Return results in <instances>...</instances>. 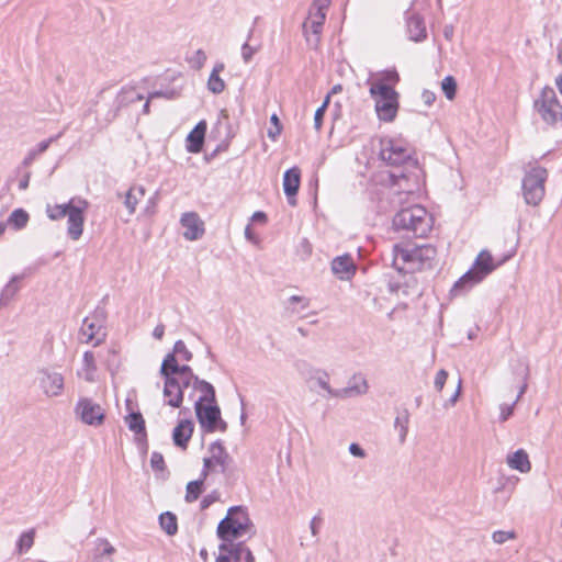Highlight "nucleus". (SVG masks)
<instances>
[{
    "label": "nucleus",
    "mask_w": 562,
    "mask_h": 562,
    "mask_svg": "<svg viewBox=\"0 0 562 562\" xmlns=\"http://www.w3.org/2000/svg\"><path fill=\"white\" fill-rule=\"evenodd\" d=\"M329 104V95L326 97L323 104L315 111L314 114V127L316 131H321L323 124V117Z\"/></svg>",
    "instance_id": "de8ad7c7"
},
{
    "label": "nucleus",
    "mask_w": 562,
    "mask_h": 562,
    "mask_svg": "<svg viewBox=\"0 0 562 562\" xmlns=\"http://www.w3.org/2000/svg\"><path fill=\"white\" fill-rule=\"evenodd\" d=\"M496 266L493 263V257L487 250H482L473 267L465 272L452 286L451 293L459 295L464 291H468L473 285L480 283L486 276H488Z\"/></svg>",
    "instance_id": "39448f33"
},
{
    "label": "nucleus",
    "mask_w": 562,
    "mask_h": 562,
    "mask_svg": "<svg viewBox=\"0 0 562 562\" xmlns=\"http://www.w3.org/2000/svg\"><path fill=\"white\" fill-rule=\"evenodd\" d=\"M143 99H144L143 94L137 92L135 88L127 87V88H123L119 92V94L116 97V104L119 108H121V106H125L130 103L140 101Z\"/></svg>",
    "instance_id": "7c9ffc66"
},
{
    "label": "nucleus",
    "mask_w": 562,
    "mask_h": 562,
    "mask_svg": "<svg viewBox=\"0 0 562 562\" xmlns=\"http://www.w3.org/2000/svg\"><path fill=\"white\" fill-rule=\"evenodd\" d=\"M206 132V122L200 121L194 128L189 133L187 140V149L189 153H200L203 147L204 137Z\"/></svg>",
    "instance_id": "6ab92c4d"
},
{
    "label": "nucleus",
    "mask_w": 562,
    "mask_h": 562,
    "mask_svg": "<svg viewBox=\"0 0 562 562\" xmlns=\"http://www.w3.org/2000/svg\"><path fill=\"white\" fill-rule=\"evenodd\" d=\"M239 550H240V562H255V558H254L251 551L243 542H240Z\"/></svg>",
    "instance_id": "052dcab7"
},
{
    "label": "nucleus",
    "mask_w": 562,
    "mask_h": 562,
    "mask_svg": "<svg viewBox=\"0 0 562 562\" xmlns=\"http://www.w3.org/2000/svg\"><path fill=\"white\" fill-rule=\"evenodd\" d=\"M240 542H224L218 547V555L215 562H240Z\"/></svg>",
    "instance_id": "5701e85b"
},
{
    "label": "nucleus",
    "mask_w": 562,
    "mask_h": 562,
    "mask_svg": "<svg viewBox=\"0 0 562 562\" xmlns=\"http://www.w3.org/2000/svg\"><path fill=\"white\" fill-rule=\"evenodd\" d=\"M315 381L317 385L324 390L328 396L330 397H339L337 393H339V390H334L330 387L328 382V374L326 372H322L319 375L315 378Z\"/></svg>",
    "instance_id": "37998d69"
},
{
    "label": "nucleus",
    "mask_w": 562,
    "mask_h": 562,
    "mask_svg": "<svg viewBox=\"0 0 562 562\" xmlns=\"http://www.w3.org/2000/svg\"><path fill=\"white\" fill-rule=\"evenodd\" d=\"M159 524L161 529L169 536H173L178 531L177 517L170 512L160 514Z\"/></svg>",
    "instance_id": "f704fd0d"
},
{
    "label": "nucleus",
    "mask_w": 562,
    "mask_h": 562,
    "mask_svg": "<svg viewBox=\"0 0 562 562\" xmlns=\"http://www.w3.org/2000/svg\"><path fill=\"white\" fill-rule=\"evenodd\" d=\"M173 364H178L177 358L175 353H168L160 367V374L167 379V378H175L173 372H171V367Z\"/></svg>",
    "instance_id": "79ce46f5"
},
{
    "label": "nucleus",
    "mask_w": 562,
    "mask_h": 562,
    "mask_svg": "<svg viewBox=\"0 0 562 562\" xmlns=\"http://www.w3.org/2000/svg\"><path fill=\"white\" fill-rule=\"evenodd\" d=\"M180 224L184 228L183 237L187 240L200 239L205 229L204 223L195 212H186L181 215Z\"/></svg>",
    "instance_id": "4468645a"
},
{
    "label": "nucleus",
    "mask_w": 562,
    "mask_h": 562,
    "mask_svg": "<svg viewBox=\"0 0 562 562\" xmlns=\"http://www.w3.org/2000/svg\"><path fill=\"white\" fill-rule=\"evenodd\" d=\"M437 249L430 244H396L393 247V267L401 272H415L435 266Z\"/></svg>",
    "instance_id": "f257e3e1"
},
{
    "label": "nucleus",
    "mask_w": 562,
    "mask_h": 562,
    "mask_svg": "<svg viewBox=\"0 0 562 562\" xmlns=\"http://www.w3.org/2000/svg\"><path fill=\"white\" fill-rule=\"evenodd\" d=\"M207 89L211 92L218 94L224 91L225 82L218 75L211 74L207 80Z\"/></svg>",
    "instance_id": "c03bdc74"
},
{
    "label": "nucleus",
    "mask_w": 562,
    "mask_h": 562,
    "mask_svg": "<svg viewBox=\"0 0 562 562\" xmlns=\"http://www.w3.org/2000/svg\"><path fill=\"white\" fill-rule=\"evenodd\" d=\"M145 195V188L142 186H136L130 188V190L125 194L124 204L126 209L128 210L130 214H133L135 212L136 205L138 204L139 200Z\"/></svg>",
    "instance_id": "c756f323"
},
{
    "label": "nucleus",
    "mask_w": 562,
    "mask_h": 562,
    "mask_svg": "<svg viewBox=\"0 0 562 562\" xmlns=\"http://www.w3.org/2000/svg\"><path fill=\"white\" fill-rule=\"evenodd\" d=\"M102 551L97 554L92 562H113L111 555L115 552L114 547L105 539H99Z\"/></svg>",
    "instance_id": "e433bc0d"
},
{
    "label": "nucleus",
    "mask_w": 562,
    "mask_h": 562,
    "mask_svg": "<svg viewBox=\"0 0 562 562\" xmlns=\"http://www.w3.org/2000/svg\"><path fill=\"white\" fill-rule=\"evenodd\" d=\"M540 117L549 125L562 121V105L553 88L544 87L533 104Z\"/></svg>",
    "instance_id": "1a4fd4ad"
},
{
    "label": "nucleus",
    "mask_w": 562,
    "mask_h": 562,
    "mask_svg": "<svg viewBox=\"0 0 562 562\" xmlns=\"http://www.w3.org/2000/svg\"><path fill=\"white\" fill-rule=\"evenodd\" d=\"M164 334L165 326L162 324H158L153 330V336L158 340H160L164 337Z\"/></svg>",
    "instance_id": "774afa93"
},
{
    "label": "nucleus",
    "mask_w": 562,
    "mask_h": 562,
    "mask_svg": "<svg viewBox=\"0 0 562 562\" xmlns=\"http://www.w3.org/2000/svg\"><path fill=\"white\" fill-rule=\"evenodd\" d=\"M159 97L171 98L168 93L162 92V91H155V92L150 93L148 100L145 102V104L143 106L144 114L149 113V106H150L149 101L154 98H159Z\"/></svg>",
    "instance_id": "680f3d73"
},
{
    "label": "nucleus",
    "mask_w": 562,
    "mask_h": 562,
    "mask_svg": "<svg viewBox=\"0 0 562 562\" xmlns=\"http://www.w3.org/2000/svg\"><path fill=\"white\" fill-rule=\"evenodd\" d=\"M194 409L202 430L205 432L226 431L227 423L222 419L216 401L205 404L194 403Z\"/></svg>",
    "instance_id": "9d476101"
},
{
    "label": "nucleus",
    "mask_w": 562,
    "mask_h": 562,
    "mask_svg": "<svg viewBox=\"0 0 562 562\" xmlns=\"http://www.w3.org/2000/svg\"><path fill=\"white\" fill-rule=\"evenodd\" d=\"M349 452L352 456L358 457V458H364L366 457L364 450L358 443H351L349 446Z\"/></svg>",
    "instance_id": "69168bd1"
},
{
    "label": "nucleus",
    "mask_w": 562,
    "mask_h": 562,
    "mask_svg": "<svg viewBox=\"0 0 562 562\" xmlns=\"http://www.w3.org/2000/svg\"><path fill=\"white\" fill-rule=\"evenodd\" d=\"M75 201H76V199H71L68 203H64V204H55V205L47 204L46 205L47 217L52 221H57V220L66 217V214L68 213L69 209L72 206Z\"/></svg>",
    "instance_id": "72a5a7b5"
},
{
    "label": "nucleus",
    "mask_w": 562,
    "mask_h": 562,
    "mask_svg": "<svg viewBox=\"0 0 562 562\" xmlns=\"http://www.w3.org/2000/svg\"><path fill=\"white\" fill-rule=\"evenodd\" d=\"M193 423L190 419L181 420L173 429L172 439L177 447L187 448L193 434Z\"/></svg>",
    "instance_id": "412c9836"
},
{
    "label": "nucleus",
    "mask_w": 562,
    "mask_h": 562,
    "mask_svg": "<svg viewBox=\"0 0 562 562\" xmlns=\"http://www.w3.org/2000/svg\"><path fill=\"white\" fill-rule=\"evenodd\" d=\"M257 52V47L250 46L248 42L244 43L241 46V57L244 63L248 64Z\"/></svg>",
    "instance_id": "5fc2aeb1"
},
{
    "label": "nucleus",
    "mask_w": 562,
    "mask_h": 562,
    "mask_svg": "<svg viewBox=\"0 0 562 562\" xmlns=\"http://www.w3.org/2000/svg\"><path fill=\"white\" fill-rule=\"evenodd\" d=\"M517 535L514 530H496L492 533V539L497 544H503L508 540H514Z\"/></svg>",
    "instance_id": "49530a36"
},
{
    "label": "nucleus",
    "mask_w": 562,
    "mask_h": 562,
    "mask_svg": "<svg viewBox=\"0 0 562 562\" xmlns=\"http://www.w3.org/2000/svg\"><path fill=\"white\" fill-rule=\"evenodd\" d=\"M203 479L191 481L187 484L186 501L192 503L199 498L202 493Z\"/></svg>",
    "instance_id": "58836bf2"
},
{
    "label": "nucleus",
    "mask_w": 562,
    "mask_h": 562,
    "mask_svg": "<svg viewBox=\"0 0 562 562\" xmlns=\"http://www.w3.org/2000/svg\"><path fill=\"white\" fill-rule=\"evenodd\" d=\"M448 378V372L445 369H440L434 381V386L438 392H441Z\"/></svg>",
    "instance_id": "864d4df0"
},
{
    "label": "nucleus",
    "mask_w": 562,
    "mask_h": 562,
    "mask_svg": "<svg viewBox=\"0 0 562 562\" xmlns=\"http://www.w3.org/2000/svg\"><path fill=\"white\" fill-rule=\"evenodd\" d=\"M408 418H409L408 412L405 409L404 416L403 417L397 416L394 422L395 427L400 426V441L401 442L405 441L407 432H408Z\"/></svg>",
    "instance_id": "a18cd8bd"
},
{
    "label": "nucleus",
    "mask_w": 562,
    "mask_h": 562,
    "mask_svg": "<svg viewBox=\"0 0 562 562\" xmlns=\"http://www.w3.org/2000/svg\"><path fill=\"white\" fill-rule=\"evenodd\" d=\"M218 499H220V493L217 491H213L203 497V499L201 501V508L206 509L213 503L217 502Z\"/></svg>",
    "instance_id": "13d9d810"
},
{
    "label": "nucleus",
    "mask_w": 562,
    "mask_h": 562,
    "mask_svg": "<svg viewBox=\"0 0 562 562\" xmlns=\"http://www.w3.org/2000/svg\"><path fill=\"white\" fill-rule=\"evenodd\" d=\"M441 89L448 100H452L457 92V82L452 76H447L441 81Z\"/></svg>",
    "instance_id": "a19ab883"
},
{
    "label": "nucleus",
    "mask_w": 562,
    "mask_h": 562,
    "mask_svg": "<svg viewBox=\"0 0 562 562\" xmlns=\"http://www.w3.org/2000/svg\"><path fill=\"white\" fill-rule=\"evenodd\" d=\"M164 396L167 398L166 403L175 408L181 406L183 401V391L180 390L177 378L165 379Z\"/></svg>",
    "instance_id": "a211bd4d"
},
{
    "label": "nucleus",
    "mask_w": 562,
    "mask_h": 562,
    "mask_svg": "<svg viewBox=\"0 0 562 562\" xmlns=\"http://www.w3.org/2000/svg\"><path fill=\"white\" fill-rule=\"evenodd\" d=\"M171 372H173V376L176 378H183V376H196L191 367L184 364V366H179V364H173L171 367Z\"/></svg>",
    "instance_id": "603ef678"
},
{
    "label": "nucleus",
    "mask_w": 562,
    "mask_h": 562,
    "mask_svg": "<svg viewBox=\"0 0 562 562\" xmlns=\"http://www.w3.org/2000/svg\"><path fill=\"white\" fill-rule=\"evenodd\" d=\"M368 389L369 385L367 380L363 376L355 375L349 382V385L347 387L340 389L337 395H339V398L358 396L366 394L368 392Z\"/></svg>",
    "instance_id": "4be33fe9"
},
{
    "label": "nucleus",
    "mask_w": 562,
    "mask_h": 562,
    "mask_svg": "<svg viewBox=\"0 0 562 562\" xmlns=\"http://www.w3.org/2000/svg\"><path fill=\"white\" fill-rule=\"evenodd\" d=\"M97 372L95 357L92 351H86L82 359V374L86 381L94 382Z\"/></svg>",
    "instance_id": "c85d7f7f"
},
{
    "label": "nucleus",
    "mask_w": 562,
    "mask_h": 562,
    "mask_svg": "<svg viewBox=\"0 0 562 562\" xmlns=\"http://www.w3.org/2000/svg\"><path fill=\"white\" fill-rule=\"evenodd\" d=\"M331 272L342 281L350 280L356 273V263L348 254L338 256L331 261Z\"/></svg>",
    "instance_id": "dca6fc26"
},
{
    "label": "nucleus",
    "mask_w": 562,
    "mask_h": 562,
    "mask_svg": "<svg viewBox=\"0 0 562 562\" xmlns=\"http://www.w3.org/2000/svg\"><path fill=\"white\" fill-rule=\"evenodd\" d=\"M178 379V383H179V387L180 390L183 391V389L186 387H189V386H192L193 387V383H195V379H199L198 376H183V378H177Z\"/></svg>",
    "instance_id": "e2e57ef3"
},
{
    "label": "nucleus",
    "mask_w": 562,
    "mask_h": 562,
    "mask_svg": "<svg viewBox=\"0 0 562 562\" xmlns=\"http://www.w3.org/2000/svg\"><path fill=\"white\" fill-rule=\"evenodd\" d=\"M150 465L155 471H162L165 468V460L161 453L153 452L150 458Z\"/></svg>",
    "instance_id": "4d7b16f0"
},
{
    "label": "nucleus",
    "mask_w": 562,
    "mask_h": 562,
    "mask_svg": "<svg viewBox=\"0 0 562 562\" xmlns=\"http://www.w3.org/2000/svg\"><path fill=\"white\" fill-rule=\"evenodd\" d=\"M432 225V216L418 204L401 209L393 217L394 229L403 231L413 237H425Z\"/></svg>",
    "instance_id": "f03ea898"
},
{
    "label": "nucleus",
    "mask_w": 562,
    "mask_h": 562,
    "mask_svg": "<svg viewBox=\"0 0 562 562\" xmlns=\"http://www.w3.org/2000/svg\"><path fill=\"white\" fill-rule=\"evenodd\" d=\"M189 64L192 68L199 70L203 67L206 61V54L203 49H198L194 54L189 58Z\"/></svg>",
    "instance_id": "09e8293b"
},
{
    "label": "nucleus",
    "mask_w": 562,
    "mask_h": 562,
    "mask_svg": "<svg viewBox=\"0 0 562 562\" xmlns=\"http://www.w3.org/2000/svg\"><path fill=\"white\" fill-rule=\"evenodd\" d=\"M301 170L297 167L288 169L283 175V190L290 205L296 204L295 195L300 188Z\"/></svg>",
    "instance_id": "f3484780"
},
{
    "label": "nucleus",
    "mask_w": 562,
    "mask_h": 562,
    "mask_svg": "<svg viewBox=\"0 0 562 562\" xmlns=\"http://www.w3.org/2000/svg\"><path fill=\"white\" fill-rule=\"evenodd\" d=\"M516 404L517 403H515V401H513L512 404H501L499 405V409H501L499 420L502 423L506 422L513 415Z\"/></svg>",
    "instance_id": "6e6d98bb"
},
{
    "label": "nucleus",
    "mask_w": 562,
    "mask_h": 562,
    "mask_svg": "<svg viewBox=\"0 0 562 562\" xmlns=\"http://www.w3.org/2000/svg\"><path fill=\"white\" fill-rule=\"evenodd\" d=\"M40 374V385L47 396L52 397L61 394L64 390V376L60 373L41 370Z\"/></svg>",
    "instance_id": "2eb2a0df"
},
{
    "label": "nucleus",
    "mask_w": 562,
    "mask_h": 562,
    "mask_svg": "<svg viewBox=\"0 0 562 562\" xmlns=\"http://www.w3.org/2000/svg\"><path fill=\"white\" fill-rule=\"evenodd\" d=\"M548 170L540 166H533L528 169L522 178L521 190L525 202L528 205L537 206L541 203L546 194V181Z\"/></svg>",
    "instance_id": "423d86ee"
},
{
    "label": "nucleus",
    "mask_w": 562,
    "mask_h": 562,
    "mask_svg": "<svg viewBox=\"0 0 562 562\" xmlns=\"http://www.w3.org/2000/svg\"><path fill=\"white\" fill-rule=\"evenodd\" d=\"M193 390L200 393V396L195 403L205 404L216 401L214 386L204 380L195 379V383H193Z\"/></svg>",
    "instance_id": "bb28decb"
},
{
    "label": "nucleus",
    "mask_w": 562,
    "mask_h": 562,
    "mask_svg": "<svg viewBox=\"0 0 562 562\" xmlns=\"http://www.w3.org/2000/svg\"><path fill=\"white\" fill-rule=\"evenodd\" d=\"M88 209L86 200L77 199L69 209L67 216V234L72 240H78L83 232L85 216L83 213Z\"/></svg>",
    "instance_id": "9b49d317"
},
{
    "label": "nucleus",
    "mask_w": 562,
    "mask_h": 562,
    "mask_svg": "<svg viewBox=\"0 0 562 562\" xmlns=\"http://www.w3.org/2000/svg\"><path fill=\"white\" fill-rule=\"evenodd\" d=\"M82 341L89 344L94 340V346L99 345L105 337L103 331V319L98 315L86 317L80 328Z\"/></svg>",
    "instance_id": "ddd939ff"
},
{
    "label": "nucleus",
    "mask_w": 562,
    "mask_h": 562,
    "mask_svg": "<svg viewBox=\"0 0 562 562\" xmlns=\"http://www.w3.org/2000/svg\"><path fill=\"white\" fill-rule=\"evenodd\" d=\"M209 450L211 452L210 458L212 459L213 463L221 468L220 471L222 473H225L231 462V457L227 453L225 447L222 445L221 441H214L213 443L210 445Z\"/></svg>",
    "instance_id": "393cba45"
},
{
    "label": "nucleus",
    "mask_w": 562,
    "mask_h": 562,
    "mask_svg": "<svg viewBox=\"0 0 562 562\" xmlns=\"http://www.w3.org/2000/svg\"><path fill=\"white\" fill-rule=\"evenodd\" d=\"M30 178H31V172H29V171L25 172L23 178L19 182L20 190H26L29 188Z\"/></svg>",
    "instance_id": "338daca9"
},
{
    "label": "nucleus",
    "mask_w": 562,
    "mask_h": 562,
    "mask_svg": "<svg viewBox=\"0 0 562 562\" xmlns=\"http://www.w3.org/2000/svg\"><path fill=\"white\" fill-rule=\"evenodd\" d=\"M172 353L179 355L184 361H190L192 359V352L187 348L182 340L176 341Z\"/></svg>",
    "instance_id": "8fccbe9b"
},
{
    "label": "nucleus",
    "mask_w": 562,
    "mask_h": 562,
    "mask_svg": "<svg viewBox=\"0 0 562 562\" xmlns=\"http://www.w3.org/2000/svg\"><path fill=\"white\" fill-rule=\"evenodd\" d=\"M390 179L393 187H398L401 191L397 192L398 196L402 193L411 194L417 189V176L414 175V182L411 183V175L404 171L391 172Z\"/></svg>",
    "instance_id": "aec40b11"
},
{
    "label": "nucleus",
    "mask_w": 562,
    "mask_h": 562,
    "mask_svg": "<svg viewBox=\"0 0 562 562\" xmlns=\"http://www.w3.org/2000/svg\"><path fill=\"white\" fill-rule=\"evenodd\" d=\"M35 533H36V531L34 528L29 529L21 533V536L19 537V539L16 541V546H15L16 554L21 555V554L27 552L33 547Z\"/></svg>",
    "instance_id": "2f4dec72"
},
{
    "label": "nucleus",
    "mask_w": 562,
    "mask_h": 562,
    "mask_svg": "<svg viewBox=\"0 0 562 562\" xmlns=\"http://www.w3.org/2000/svg\"><path fill=\"white\" fill-rule=\"evenodd\" d=\"M372 81H382L383 83L393 87L400 81V75L395 69H387L382 71L379 77Z\"/></svg>",
    "instance_id": "ea45409f"
},
{
    "label": "nucleus",
    "mask_w": 562,
    "mask_h": 562,
    "mask_svg": "<svg viewBox=\"0 0 562 562\" xmlns=\"http://www.w3.org/2000/svg\"><path fill=\"white\" fill-rule=\"evenodd\" d=\"M22 279L20 276H13L1 291L0 305L8 304L19 292L18 282Z\"/></svg>",
    "instance_id": "473e14b6"
},
{
    "label": "nucleus",
    "mask_w": 562,
    "mask_h": 562,
    "mask_svg": "<svg viewBox=\"0 0 562 562\" xmlns=\"http://www.w3.org/2000/svg\"><path fill=\"white\" fill-rule=\"evenodd\" d=\"M289 303L290 304L302 303V308H306L310 305V300L304 296L292 295L289 297Z\"/></svg>",
    "instance_id": "0e129e2a"
},
{
    "label": "nucleus",
    "mask_w": 562,
    "mask_h": 562,
    "mask_svg": "<svg viewBox=\"0 0 562 562\" xmlns=\"http://www.w3.org/2000/svg\"><path fill=\"white\" fill-rule=\"evenodd\" d=\"M128 428L136 434L145 432V420L140 413H131L125 417Z\"/></svg>",
    "instance_id": "4c0bfd02"
},
{
    "label": "nucleus",
    "mask_w": 562,
    "mask_h": 562,
    "mask_svg": "<svg viewBox=\"0 0 562 562\" xmlns=\"http://www.w3.org/2000/svg\"><path fill=\"white\" fill-rule=\"evenodd\" d=\"M252 522L247 510L241 506H233L220 521L216 533L224 542H231L247 533H252Z\"/></svg>",
    "instance_id": "7ed1b4c3"
},
{
    "label": "nucleus",
    "mask_w": 562,
    "mask_h": 562,
    "mask_svg": "<svg viewBox=\"0 0 562 562\" xmlns=\"http://www.w3.org/2000/svg\"><path fill=\"white\" fill-rule=\"evenodd\" d=\"M329 0H314L308 16L303 23V33L310 46L316 47L319 43V35L326 19V10L329 5Z\"/></svg>",
    "instance_id": "6e6552de"
},
{
    "label": "nucleus",
    "mask_w": 562,
    "mask_h": 562,
    "mask_svg": "<svg viewBox=\"0 0 562 562\" xmlns=\"http://www.w3.org/2000/svg\"><path fill=\"white\" fill-rule=\"evenodd\" d=\"M380 144V157L387 165L417 168V160L412 157L411 148L403 142L393 138H382Z\"/></svg>",
    "instance_id": "0eeeda50"
},
{
    "label": "nucleus",
    "mask_w": 562,
    "mask_h": 562,
    "mask_svg": "<svg viewBox=\"0 0 562 562\" xmlns=\"http://www.w3.org/2000/svg\"><path fill=\"white\" fill-rule=\"evenodd\" d=\"M407 32L409 40L414 42H420L427 36L426 27L424 20L418 14H412L408 16L407 22Z\"/></svg>",
    "instance_id": "b1692460"
},
{
    "label": "nucleus",
    "mask_w": 562,
    "mask_h": 562,
    "mask_svg": "<svg viewBox=\"0 0 562 562\" xmlns=\"http://www.w3.org/2000/svg\"><path fill=\"white\" fill-rule=\"evenodd\" d=\"M507 464L510 469L521 473H527L531 469L528 453L524 449H518L507 456Z\"/></svg>",
    "instance_id": "a878e982"
},
{
    "label": "nucleus",
    "mask_w": 562,
    "mask_h": 562,
    "mask_svg": "<svg viewBox=\"0 0 562 562\" xmlns=\"http://www.w3.org/2000/svg\"><path fill=\"white\" fill-rule=\"evenodd\" d=\"M75 412L82 423L90 426H99L104 420V409L88 397L77 402Z\"/></svg>",
    "instance_id": "f8f14e48"
},
{
    "label": "nucleus",
    "mask_w": 562,
    "mask_h": 562,
    "mask_svg": "<svg viewBox=\"0 0 562 562\" xmlns=\"http://www.w3.org/2000/svg\"><path fill=\"white\" fill-rule=\"evenodd\" d=\"M323 522V518L318 515L314 516L310 521V530L313 537L318 539L319 528Z\"/></svg>",
    "instance_id": "bf43d9fd"
},
{
    "label": "nucleus",
    "mask_w": 562,
    "mask_h": 562,
    "mask_svg": "<svg viewBox=\"0 0 562 562\" xmlns=\"http://www.w3.org/2000/svg\"><path fill=\"white\" fill-rule=\"evenodd\" d=\"M29 220L30 216L25 210L16 209L8 217L7 224L11 225L14 229H22L26 226Z\"/></svg>",
    "instance_id": "c9c22d12"
},
{
    "label": "nucleus",
    "mask_w": 562,
    "mask_h": 562,
    "mask_svg": "<svg viewBox=\"0 0 562 562\" xmlns=\"http://www.w3.org/2000/svg\"><path fill=\"white\" fill-rule=\"evenodd\" d=\"M59 137H60V134H58L56 136H52L48 139H45V140H42L41 143H38L36 145V147L30 149V151L27 153V155L24 157V159L22 161V166L30 167L37 159V157L40 155H42L43 153H45L48 149L49 145L52 143L56 142Z\"/></svg>",
    "instance_id": "cd10ccee"
},
{
    "label": "nucleus",
    "mask_w": 562,
    "mask_h": 562,
    "mask_svg": "<svg viewBox=\"0 0 562 562\" xmlns=\"http://www.w3.org/2000/svg\"><path fill=\"white\" fill-rule=\"evenodd\" d=\"M270 121L272 123V128H269L268 137H270L272 140H276L277 137L281 134L282 125L277 114H272Z\"/></svg>",
    "instance_id": "3c124183"
},
{
    "label": "nucleus",
    "mask_w": 562,
    "mask_h": 562,
    "mask_svg": "<svg viewBox=\"0 0 562 562\" xmlns=\"http://www.w3.org/2000/svg\"><path fill=\"white\" fill-rule=\"evenodd\" d=\"M369 93L374 100V108L379 120L393 122L400 108V93L390 85L382 81H368Z\"/></svg>",
    "instance_id": "20e7f679"
}]
</instances>
